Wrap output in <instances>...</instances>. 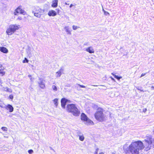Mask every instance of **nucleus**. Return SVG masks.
<instances>
[{"label":"nucleus","instance_id":"nucleus-1","mask_svg":"<svg viewBox=\"0 0 154 154\" xmlns=\"http://www.w3.org/2000/svg\"><path fill=\"white\" fill-rule=\"evenodd\" d=\"M153 141V138L150 136H146L144 139L146 143L145 145L140 140L132 141L129 145L128 147L125 144L123 149L127 154H139L140 151L143 150L145 147L147 150H149L152 145Z\"/></svg>","mask_w":154,"mask_h":154},{"label":"nucleus","instance_id":"nucleus-2","mask_svg":"<svg viewBox=\"0 0 154 154\" xmlns=\"http://www.w3.org/2000/svg\"><path fill=\"white\" fill-rule=\"evenodd\" d=\"M94 116L97 120L100 122L104 121L107 118L106 116L103 113V109L101 108L97 109L94 114Z\"/></svg>","mask_w":154,"mask_h":154},{"label":"nucleus","instance_id":"nucleus-3","mask_svg":"<svg viewBox=\"0 0 154 154\" xmlns=\"http://www.w3.org/2000/svg\"><path fill=\"white\" fill-rule=\"evenodd\" d=\"M67 111L71 112L74 116H78L80 114V112L74 104H68L66 106Z\"/></svg>","mask_w":154,"mask_h":154},{"label":"nucleus","instance_id":"nucleus-4","mask_svg":"<svg viewBox=\"0 0 154 154\" xmlns=\"http://www.w3.org/2000/svg\"><path fill=\"white\" fill-rule=\"evenodd\" d=\"M19 25H10L7 29L6 32L8 35H11L13 34L16 30L19 28Z\"/></svg>","mask_w":154,"mask_h":154},{"label":"nucleus","instance_id":"nucleus-5","mask_svg":"<svg viewBox=\"0 0 154 154\" xmlns=\"http://www.w3.org/2000/svg\"><path fill=\"white\" fill-rule=\"evenodd\" d=\"M32 12L34 14V16L40 18L41 16L43 14L44 10L41 9L39 7L37 6L34 7Z\"/></svg>","mask_w":154,"mask_h":154},{"label":"nucleus","instance_id":"nucleus-6","mask_svg":"<svg viewBox=\"0 0 154 154\" xmlns=\"http://www.w3.org/2000/svg\"><path fill=\"white\" fill-rule=\"evenodd\" d=\"M82 120L85 122V124L87 125H93V122L84 113H82L81 116Z\"/></svg>","mask_w":154,"mask_h":154},{"label":"nucleus","instance_id":"nucleus-7","mask_svg":"<svg viewBox=\"0 0 154 154\" xmlns=\"http://www.w3.org/2000/svg\"><path fill=\"white\" fill-rule=\"evenodd\" d=\"M17 13H20L24 15L25 12L22 10L20 7H19L15 10L14 13V15H17Z\"/></svg>","mask_w":154,"mask_h":154},{"label":"nucleus","instance_id":"nucleus-8","mask_svg":"<svg viewBox=\"0 0 154 154\" xmlns=\"http://www.w3.org/2000/svg\"><path fill=\"white\" fill-rule=\"evenodd\" d=\"M39 80L40 81L38 82V83L39 87L42 89H44L45 88V85L43 80H42L40 78H39Z\"/></svg>","mask_w":154,"mask_h":154},{"label":"nucleus","instance_id":"nucleus-9","mask_svg":"<svg viewBox=\"0 0 154 154\" xmlns=\"http://www.w3.org/2000/svg\"><path fill=\"white\" fill-rule=\"evenodd\" d=\"M85 51L91 54L94 53V50L92 46H90L86 48Z\"/></svg>","mask_w":154,"mask_h":154},{"label":"nucleus","instance_id":"nucleus-10","mask_svg":"<svg viewBox=\"0 0 154 154\" xmlns=\"http://www.w3.org/2000/svg\"><path fill=\"white\" fill-rule=\"evenodd\" d=\"M48 15L49 16H55L57 15V12L51 10L48 12Z\"/></svg>","mask_w":154,"mask_h":154},{"label":"nucleus","instance_id":"nucleus-11","mask_svg":"<svg viewBox=\"0 0 154 154\" xmlns=\"http://www.w3.org/2000/svg\"><path fill=\"white\" fill-rule=\"evenodd\" d=\"M5 109L7 110H9L10 112H12L13 111L14 108L13 106L11 105L8 104L5 107Z\"/></svg>","mask_w":154,"mask_h":154},{"label":"nucleus","instance_id":"nucleus-12","mask_svg":"<svg viewBox=\"0 0 154 154\" xmlns=\"http://www.w3.org/2000/svg\"><path fill=\"white\" fill-rule=\"evenodd\" d=\"M67 102V100L65 98H63L61 100V105L63 108H65V106Z\"/></svg>","mask_w":154,"mask_h":154},{"label":"nucleus","instance_id":"nucleus-13","mask_svg":"<svg viewBox=\"0 0 154 154\" xmlns=\"http://www.w3.org/2000/svg\"><path fill=\"white\" fill-rule=\"evenodd\" d=\"M63 69L61 68L60 70L58 72H56V77L57 78L60 77L62 73H63Z\"/></svg>","mask_w":154,"mask_h":154},{"label":"nucleus","instance_id":"nucleus-14","mask_svg":"<svg viewBox=\"0 0 154 154\" xmlns=\"http://www.w3.org/2000/svg\"><path fill=\"white\" fill-rule=\"evenodd\" d=\"M58 0H53L52 1L51 6L53 8H56L58 5Z\"/></svg>","mask_w":154,"mask_h":154},{"label":"nucleus","instance_id":"nucleus-15","mask_svg":"<svg viewBox=\"0 0 154 154\" xmlns=\"http://www.w3.org/2000/svg\"><path fill=\"white\" fill-rule=\"evenodd\" d=\"M0 51L3 53L6 54L8 52V50L7 48L3 47H0Z\"/></svg>","mask_w":154,"mask_h":154},{"label":"nucleus","instance_id":"nucleus-16","mask_svg":"<svg viewBox=\"0 0 154 154\" xmlns=\"http://www.w3.org/2000/svg\"><path fill=\"white\" fill-rule=\"evenodd\" d=\"M78 135L79 137V139L80 141H84L85 139V137L83 134L80 133L78 134Z\"/></svg>","mask_w":154,"mask_h":154},{"label":"nucleus","instance_id":"nucleus-17","mask_svg":"<svg viewBox=\"0 0 154 154\" xmlns=\"http://www.w3.org/2000/svg\"><path fill=\"white\" fill-rule=\"evenodd\" d=\"M64 29L65 30L66 32L67 33V34H71V31L69 29L68 26H65L64 27Z\"/></svg>","mask_w":154,"mask_h":154},{"label":"nucleus","instance_id":"nucleus-18","mask_svg":"<svg viewBox=\"0 0 154 154\" xmlns=\"http://www.w3.org/2000/svg\"><path fill=\"white\" fill-rule=\"evenodd\" d=\"M4 90L6 91V92H12V90L11 89L8 88L7 87L4 88Z\"/></svg>","mask_w":154,"mask_h":154},{"label":"nucleus","instance_id":"nucleus-19","mask_svg":"<svg viewBox=\"0 0 154 154\" xmlns=\"http://www.w3.org/2000/svg\"><path fill=\"white\" fill-rule=\"evenodd\" d=\"M58 99L57 98L54 99L53 100V101L56 107H57L58 105Z\"/></svg>","mask_w":154,"mask_h":154},{"label":"nucleus","instance_id":"nucleus-20","mask_svg":"<svg viewBox=\"0 0 154 154\" xmlns=\"http://www.w3.org/2000/svg\"><path fill=\"white\" fill-rule=\"evenodd\" d=\"M5 73V72L4 71V69H2V68L0 69V74L1 76L3 75Z\"/></svg>","mask_w":154,"mask_h":154},{"label":"nucleus","instance_id":"nucleus-21","mask_svg":"<svg viewBox=\"0 0 154 154\" xmlns=\"http://www.w3.org/2000/svg\"><path fill=\"white\" fill-rule=\"evenodd\" d=\"M51 88H52V90L55 91H57L58 90L57 88L55 85H52V86Z\"/></svg>","mask_w":154,"mask_h":154},{"label":"nucleus","instance_id":"nucleus-22","mask_svg":"<svg viewBox=\"0 0 154 154\" xmlns=\"http://www.w3.org/2000/svg\"><path fill=\"white\" fill-rule=\"evenodd\" d=\"M80 27L75 25H73L72 26V28L73 30H75L78 28H79Z\"/></svg>","mask_w":154,"mask_h":154},{"label":"nucleus","instance_id":"nucleus-23","mask_svg":"<svg viewBox=\"0 0 154 154\" xmlns=\"http://www.w3.org/2000/svg\"><path fill=\"white\" fill-rule=\"evenodd\" d=\"M1 129L4 131H8V128L5 127H2Z\"/></svg>","mask_w":154,"mask_h":154},{"label":"nucleus","instance_id":"nucleus-24","mask_svg":"<svg viewBox=\"0 0 154 154\" xmlns=\"http://www.w3.org/2000/svg\"><path fill=\"white\" fill-rule=\"evenodd\" d=\"M28 60L26 58H25V59L23 61V63H28Z\"/></svg>","mask_w":154,"mask_h":154},{"label":"nucleus","instance_id":"nucleus-25","mask_svg":"<svg viewBox=\"0 0 154 154\" xmlns=\"http://www.w3.org/2000/svg\"><path fill=\"white\" fill-rule=\"evenodd\" d=\"M28 152L29 154H31L33 153V151L32 150V149L29 150L28 151Z\"/></svg>","mask_w":154,"mask_h":154},{"label":"nucleus","instance_id":"nucleus-26","mask_svg":"<svg viewBox=\"0 0 154 154\" xmlns=\"http://www.w3.org/2000/svg\"><path fill=\"white\" fill-rule=\"evenodd\" d=\"M56 12H57V13L58 14H59L60 11V9L59 8H57L56 9Z\"/></svg>","mask_w":154,"mask_h":154},{"label":"nucleus","instance_id":"nucleus-27","mask_svg":"<svg viewBox=\"0 0 154 154\" xmlns=\"http://www.w3.org/2000/svg\"><path fill=\"white\" fill-rule=\"evenodd\" d=\"M104 14L106 15H109V13H108V12H107V11H104Z\"/></svg>","mask_w":154,"mask_h":154},{"label":"nucleus","instance_id":"nucleus-28","mask_svg":"<svg viewBox=\"0 0 154 154\" xmlns=\"http://www.w3.org/2000/svg\"><path fill=\"white\" fill-rule=\"evenodd\" d=\"M17 19L18 20H22V17H21L19 16Z\"/></svg>","mask_w":154,"mask_h":154},{"label":"nucleus","instance_id":"nucleus-29","mask_svg":"<svg viewBox=\"0 0 154 154\" xmlns=\"http://www.w3.org/2000/svg\"><path fill=\"white\" fill-rule=\"evenodd\" d=\"M98 150H99V149L98 148H97V149H96V151H95V153H94V154H97V152H98Z\"/></svg>","mask_w":154,"mask_h":154},{"label":"nucleus","instance_id":"nucleus-30","mask_svg":"<svg viewBox=\"0 0 154 154\" xmlns=\"http://www.w3.org/2000/svg\"><path fill=\"white\" fill-rule=\"evenodd\" d=\"M9 98L11 99H12L13 98V96L12 95H11L9 96Z\"/></svg>","mask_w":154,"mask_h":154},{"label":"nucleus","instance_id":"nucleus-31","mask_svg":"<svg viewBox=\"0 0 154 154\" xmlns=\"http://www.w3.org/2000/svg\"><path fill=\"white\" fill-rule=\"evenodd\" d=\"M112 74L114 76V77L116 79H117V78L118 77V76L116 75H115L113 73H112Z\"/></svg>","mask_w":154,"mask_h":154},{"label":"nucleus","instance_id":"nucleus-32","mask_svg":"<svg viewBox=\"0 0 154 154\" xmlns=\"http://www.w3.org/2000/svg\"><path fill=\"white\" fill-rule=\"evenodd\" d=\"M147 111L146 109H143V112H145Z\"/></svg>","mask_w":154,"mask_h":154},{"label":"nucleus","instance_id":"nucleus-33","mask_svg":"<svg viewBox=\"0 0 154 154\" xmlns=\"http://www.w3.org/2000/svg\"><path fill=\"white\" fill-rule=\"evenodd\" d=\"M145 75H146V73H142L141 74V76L140 77H141L143 76H144Z\"/></svg>","mask_w":154,"mask_h":154},{"label":"nucleus","instance_id":"nucleus-34","mask_svg":"<svg viewBox=\"0 0 154 154\" xmlns=\"http://www.w3.org/2000/svg\"><path fill=\"white\" fill-rule=\"evenodd\" d=\"M122 76H118V77L117 78V79H118V80H119L120 79L122 78Z\"/></svg>","mask_w":154,"mask_h":154},{"label":"nucleus","instance_id":"nucleus-35","mask_svg":"<svg viewBox=\"0 0 154 154\" xmlns=\"http://www.w3.org/2000/svg\"><path fill=\"white\" fill-rule=\"evenodd\" d=\"M122 76H118V77L117 78V79H118V80H119L120 79L122 78Z\"/></svg>","mask_w":154,"mask_h":154},{"label":"nucleus","instance_id":"nucleus-36","mask_svg":"<svg viewBox=\"0 0 154 154\" xmlns=\"http://www.w3.org/2000/svg\"><path fill=\"white\" fill-rule=\"evenodd\" d=\"M74 6V5L73 4H71L69 6V8H71L72 6Z\"/></svg>","mask_w":154,"mask_h":154},{"label":"nucleus","instance_id":"nucleus-37","mask_svg":"<svg viewBox=\"0 0 154 154\" xmlns=\"http://www.w3.org/2000/svg\"><path fill=\"white\" fill-rule=\"evenodd\" d=\"M80 87H81V88H85V86L84 85H80Z\"/></svg>","mask_w":154,"mask_h":154},{"label":"nucleus","instance_id":"nucleus-38","mask_svg":"<svg viewBox=\"0 0 154 154\" xmlns=\"http://www.w3.org/2000/svg\"><path fill=\"white\" fill-rule=\"evenodd\" d=\"M110 78L113 81H115V79L113 78L112 77H110Z\"/></svg>","mask_w":154,"mask_h":154},{"label":"nucleus","instance_id":"nucleus-39","mask_svg":"<svg viewBox=\"0 0 154 154\" xmlns=\"http://www.w3.org/2000/svg\"><path fill=\"white\" fill-rule=\"evenodd\" d=\"M28 76H29V77L30 78L31 80V81H32V78H31V75H29Z\"/></svg>","mask_w":154,"mask_h":154},{"label":"nucleus","instance_id":"nucleus-40","mask_svg":"<svg viewBox=\"0 0 154 154\" xmlns=\"http://www.w3.org/2000/svg\"><path fill=\"white\" fill-rule=\"evenodd\" d=\"M4 137L5 138H8V136H4Z\"/></svg>","mask_w":154,"mask_h":154},{"label":"nucleus","instance_id":"nucleus-41","mask_svg":"<svg viewBox=\"0 0 154 154\" xmlns=\"http://www.w3.org/2000/svg\"><path fill=\"white\" fill-rule=\"evenodd\" d=\"M2 81L1 80V78H0V84L2 83Z\"/></svg>","mask_w":154,"mask_h":154},{"label":"nucleus","instance_id":"nucleus-42","mask_svg":"<svg viewBox=\"0 0 154 154\" xmlns=\"http://www.w3.org/2000/svg\"><path fill=\"white\" fill-rule=\"evenodd\" d=\"M99 154H104V153L103 152H100Z\"/></svg>","mask_w":154,"mask_h":154},{"label":"nucleus","instance_id":"nucleus-43","mask_svg":"<svg viewBox=\"0 0 154 154\" xmlns=\"http://www.w3.org/2000/svg\"><path fill=\"white\" fill-rule=\"evenodd\" d=\"M100 86H102L105 87V88H106V87L105 85H100Z\"/></svg>","mask_w":154,"mask_h":154},{"label":"nucleus","instance_id":"nucleus-44","mask_svg":"<svg viewBox=\"0 0 154 154\" xmlns=\"http://www.w3.org/2000/svg\"><path fill=\"white\" fill-rule=\"evenodd\" d=\"M151 88L153 89H154V86H152Z\"/></svg>","mask_w":154,"mask_h":154},{"label":"nucleus","instance_id":"nucleus-45","mask_svg":"<svg viewBox=\"0 0 154 154\" xmlns=\"http://www.w3.org/2000/svg\"><path fill=\"white\" fill-rule=\"evenodd\" d=\"M65 5H69V4H67V3L66 2H65Z\"/></svg>","mask_w":154,"mask_h":154},{"label":"nucleus","instance_id":"nucleus-46","mask_svg":"<svg viewBox=\"0 0 154 154\" xmlns=\"http://www.w3.org/2000/svg\"><path fill=\"white\" fill-rule=\"evenodd\" d=\"M93 86H97V85H93Z\"/></svg>","mask_w":154,"mask_h":154},{"label":"nucleus","instance_id":"nucleus-47","mask_svg":"<svg viewBox=\"0 0 154 154\" xmlns=\"http://www.w3.org/2000/svg\"><path fill=\"white\" fill-rule=\"evenodd\" d=\"M103 12H104V11H105V10H104L103 8Z\"/></svg>","mask_w":154,"mask_h":154},{"label":"nucleus","instance_id":"nucleus-48","mask_svg":"<svg viewBox=\"0 0 154 154\" xmlns=\"http://www.w3.org/2000/svg\"><path fill=\"white\" fill-rule=\"evenodd\" d=\"M73 5H74V6H75L76 5V4H74Z\"/></svg>","mask_w":154,"mask_h":154},{"label":"nucleus","instance_id":"nucleus-49","mask_svg":"<svg viewBox=\"0 0 154 154\" xmlns=\"http://www.w3.org/2000/svg\"><path fill=\"white\" fill-rule=\"evenodd\" d=\"M99 88V89H101V88Z\"/></svg>","mask_w":154,"mask_h":154}]
</instances>
